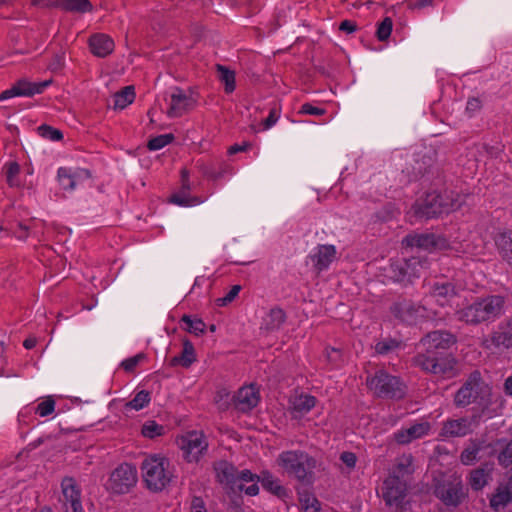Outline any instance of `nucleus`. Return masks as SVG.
<instances>
[{
	"instance_id": "f257e3e1",
	"label": "nucleus",
	"mask_w": 512,
	"mask_h": 512,
	"mask_svg": "<svg viewBox=\"0 0 512 512\" xmlns=\"http://www.w3.org/2000/svg\"><path fill=\"white\" fill-rule=\"evenodd\" d=\"M468 198V195H462L452 190L432 191L419 199L413 205L412 210L416 218L429 220L461 209Z\"/></svg>"
},
{
	"instance_id": "f03ea898",
	"label": "nucleus",
	"mask_w": 512,
	"mask_h": 512,
	"mask_svg": "<svg viewBox=\"0 0 512 512\" xmlns=\"http://www.w3.org/2000/svg\"><path fill=\"white\" fill-rule=\"evenodd\" d=\"M218 481L231 494L239 495L245 492L248 496H256L259 493L258 474L248 469L238 470L233 464L226 461L216 467Z\"/></svg>"
},
{
	"instance_id": "7ed1b4c3",
	"label": "nucleus",
	"mask_w": 512,
	"mask_h": 512,
	"mask_svg": "<svg viewBox=\"0 0 512 512\" xmlns=\"http://www.w3.org/2000/svg\"><path fill=\"white\" fill-rule=\"evenodd\" d=\"M505 298L501 295H489L478 298L473 303L456 312L458 320L469 325L494 321L504 310Z\"/></svg>"
},
{
	"instance_id": "20e7f679",
	"label": "nucleus",
	"mask_w": 512,
	"mask_h": 512,
	"mask_svg": "<svg viewBox=\"0 0 512 512\" xmlns=\"http://www.w3.org/2000/svg\"><path fill=\"white\" fill-rule=\"evenodd\" d=\"M276 462L278 466L290 477L302 483H311L315 460L302 450H288L281 452Z\"/></svg>"
},
{
	"instance_id": "39448f33",
	"label": "nucleus",
	"mask_w": 512,
	"mask_h": 512,
	"mask_svg": "<svg viewBox=\"0 0 512 512\" xmlns=\"http://www.w3.org/2000/svg\"><path fill=\"white\" fill-rule=\"evenodd\" d=\"M141 472L144 483L153 492L162 491L172 478L169 460L159 454L145 457L141 464Z\"/></svg>"
},
{
	"instance_id": "423d86ee",
	"label": "nucleus",
	"mask_w": 512,
	"mask_h": 512,
	"mask_svg": "<svg viewBox=\"0 0 512 512\" xmlns=\"http://www.w3.org/2000/svg\"><path fill=\"white\" fill-rule=\"evenodd\" d=\"M489 397L490 388L482 380L480 372L473 371L456 392L454 404L457 407H466L471 403L487 405Z\"/></svg>"
},
{
	"instance_id": "0eeeda50",
	"label": "nucleus",
	"mask_w": 512,
	"mask_h": 512,
	"mask_svg": "<svg viewBox=\"0 0 512 512\" xmlns=\"http://www.w3.org/2000/svg\"><path fill=\"white\" fill-rule=\"evenodd\" d=\"M429 267L428 260L420 256H411L409 259L393 260L386 269V277L403 286L411 284L420 277L421 270Z\"/></svg>"
},
{
	"instance_id": "6e6552de",
	"label": "nucleus",
	"mask_w": 512,
	"mask_h": 512,
	"mask_svg": "<svg viewBox=\"0 0 512 512\" xmlns=\"http://www.w3.org/2000/svg\"><path fill=\"white\" fill-rule=\"evenodd\" d=\"M391 315L399 322L416 325L435 318V313L410 299H399L389 308Z\"/></svg>"
},
{
	"instance_id": "1a4fd4ad",
	"label": "nucleus",
	"mask_w": 512,
	"mask_h": 512,
	"mask_svg": "<svg viewBox=\"0 0 512 512\" xmlns=\"http://www.w3.org/2000/svg\"><path fill=\"white\" fill-rule=\"evenodd\" d=\"M368 388L380 398L401 399L406 394V386L399 377L384 370H378L367 378Z\"/></svg>"
},
{
	"instance_id": "9d476101",
	"label": "nucleus",
	"mask_w": 512,
	"mask_h": 512,
	"mask_svg": "<svg viewBox=\"0 0 512 512\" xmlns=\"http://www.w3.org/2000/svg\"><path fill=\"white\" fill-rule=\"evenodd\" d=\"M415 361L421 369L434 375L444 378H450L455 375L456 361L448 353L418 354Z\"/></svg>"
},
{
	"instance_id": "9b49d317",
	"label": "nucleus",
	"mask_w": 512,
	"mask_h": 512,
	"mask_svg": "<svg viewBox=\"0 0 512 512\" xmlns=\"http://www.w3.org/2000/svg\"><path fill=\"white\" fill-rule=\"evenodd\" d=\"M136 482V469L132 465L124 463L111 473L108 488L116 494H124L127 493Z\"/></svg>"
},
{
	"instance_id": "f8f14e48",
	"label": "nucleus",
	"mask_w": 512,
	"mask_h": 512,
	"mask_svg": "<svg viewBox=\"0 0 512 512\" xmlns=\"http://www.w3.org/2000/svg\"><path fill=\"white\" fill-rule=\"evenodd\" d=\"M478 424L479 416L477 415L448 419L443 422L439 436L444 439L464 437L470 434Z\"/></svg>"
},
{
	"instance_id": "ddd939ff",
	"label": "nucleus",
	"mask_w": 512,
	"mask_h": 512,
	"mask_svg": "<svg viewBox=\"0 0 512 512\" xmlns=\"http://www.w3.org/2000/svg\"><path fill=\"white\" fill-rule=\"evenodd\" d=\"M59 502L64 512H84L81 501V490L75 479L66 477L61 482Z\"/></svg>"
},
{
	"instance_id": "4468645a",
	"label": "nucleus",
	"mask_w": 512,
	"mask_h": 512,
	"mask_svg": "<svg viewBox=\"0 0 512 512\" xmlns=\"http://www.w3.org/2000/svg\"><path fill=\"white\" fill-rule=\"evenodd\" d=\"M336 248L330 244H319L314 247L306 257V265H311L316 274L329 269L331 263L336 259Z\"/></svg>"
},
{
	"instance_id": "2eb2a0df",
	"label": "nucleus",
	"mask_w": 512,
	"mask_h": 512,
	"mask_svg": "<svg viewBox=\"0 0 512 512\" xmlns=\"http://www.w3.org/2000/svg\"><path fill=\"white\" fill-rule=\"evenodd\" d=\"M426 295L430 296L439 306H446L456 296L455 285L446 279L424 281Z\"/></svg>"
},
{
	"instance_id": "dca6fc26",
	"label": "nucleus",
	"mask_w": 512,
	"mask_h": 512,
	"mask_svg": "<svg viewBox=\"0 0 512 512\" xmlns=\"http://www.w3.org/2000/svg\"><path fill=\"white\" fill-rule=\"evenodd\" d=\"M403 243L406 247L417 248L427 252L442 250L448 246L447 240L444 237L433 233L407 235Z\"/></svg>"
},
{
	"instance_id": "f3484780",
	"label": "nucleus",
	"mask_w": 512,
	"mask_h": 512,
	"mask_svg": "<svg viewBox=\"0 0 512 512\" xmlns=\"http://www.w3.org/2000/svg\"><path fill=\"white\" fill-rule=\"evenodd\" d=\"M456 343V337L444 330H436L428 333L421 339V345L425 348L424 354H439L448 350Z\"/></svg>"
},
{
	"instance_id": "a211bd4d",
	"label": "nucleus",
	"mask_w": 512,
	"mask_h": 512,
	"mask_svg": "<svg viewBox=\"0 0 512 512\" xmlns=\"http://www.w3.org/2000/svg\"><path fill=\"white\" fill-rule=\"evenodd\" d=\"M486 342L498 350L512 349V314L498 323Z\"/></svg>"
},
{
	"instance_id": "6ab92c4d",
	"label": "nucleus",
	"mask_w": 512,
	"mask_h": 512,
	"mask_svg": "<svg viewBox=\"0 0 512 512\" xmlns=\"http://www.w3.org/2000/svg\"><path fill=\"white\" fill-rule=\"evenodd\" d=\"M434 494L448 507H458L466 497L464 487L460 481L438 484L435 487Z\"/></svg>"
},
{
	"instance_id": "aec40b11",
	"label": "nucleus",
	"mask_w": 512,
	"mask_h": 512,
	"mask_svg": "<svg viewBox=\"0 0 512 512\" xmlns=\"http://www.w3.org/2000/svg\"><path fill=\"white\" fill-rule=\"evenodd\" d=\"M60 186L66 191H73L83 182L91 178V172L85 168L60 167L57 172Z\"/></svg>"
},
{
	"instance_id": "412c9836",
	"label": "nucleus",
	"mask_w": 512,
	"mask_h": 512,
	"mask_svg": "<svg viewBox=\"0 0 512 512\" xmlns=\"http://www.w3.org/2000/svg\"><path fill=\"white\" fill-rule=\"evenodd\" d=\"M406 484L397 476H389L382 487V495L389 506H400L406 496Z\"/></svg>"
},
{
	"instance_id": "4be33fe9",
	"label": "nucleus",
	"mask_w": 512,
	"mask_h": 512,
	"mask_svg": "<svg viewBox=\"0 0 512 512\" xmlns=\"http://www.w3.org/2000/svg\"><path fill=\"white\" fill-rule=\"evenodd\" d=\"M50 84V80L30 82L26 79H22L15 83L10 89L3 91L0 96H34L44 93L45 89Z\"/></svg>"
},
{
	"instance_id": "5701e85b",
	"label": "nucleus",
	"mask_w": 512,
	"mask_h": 512,
	"mask_svg": "<svg viewBox=\"0 0 512 512\" xmlns=\"http://www.w3.org/2000/svg\"><path fill=\"white\" fill-rule=\"evenodd\" d=\"M259 400V391L254 385L240 388L234 396L235 407L241 412L252 410L257 406Z\"/></svg>"
},
{
	"instance_id": "b1692460",
	"label": "nucleus",
	"mask_w": 512,
	"mask_h": 512,
	"mask_svg": "<svg viewBox=\"0 0 512 512\" xmlns=\"http://www.w3.org/2000/svg\"><path fill=\"white\" fill-rule=\"evenodd\" d=\"M55 410V400L52 396L43 398L36 406L28 405L24 407L18 414L20 422H25V418L37 414L40 417H47Z\"/></svg>"
},
{
	"instance_id": "393cba45",
	"label": "nucleus",
	"mask_w": 512,
	"mask_h": 512,
	"mask_svg": "<svg viewBox=\"0 0 512 512\" xmlns=\"http://www.w3.org/2000/svg\"><path fill=\"white\" fill-rule=\"evenodd\" d=\"M430 430L428 422H421L411 425L408 428L401 429L395 434V439L399 444H408L413 440L424 437Z\"/></svg>"
},
{
	"instance_id": "a878e982",
	"label": "nucleus",
	"mask_w": 512,
	"mask_h": 512,
	"mask_svg": "<svg viewBox=\"0 0 512 512\" xmlns=\"http://www.w3.org/2000/svg\"><path fill=\"white\" fill-rule=\"evenodd\" d=\"M182 185L180 189L170 196V202L179 206L189 207L192 205V194L190 188L189 171L182 170Z\"/></svg>"
},
{
	"instance_id": "bb28decb",
	"label": "nucleus",
	"mask_w": 512,
	"mask_h": 512,
	"mask_svg": "<svg viewBox=\"0 0 512 512\" xmlns=\"http://www.w3.org/2000/svg\"><path fill=\"white\" fill-rule=\"evenodd\" d=\"M91 52L97 57H106L114 50V41L106 34H94L89 39Z\"/></svg>"
},
{
	"instance_id": "cd10ccee",
	"label": "nucleus",
	"mask_w": 512,
	"mask_h": 512,
	"mask_svg": "<svg viewBox=\"0 0 512 512\" xmlns=\"http://www.w3.org/2000/svg\"><path fill=\"white\" fill-rule=\"evenodd\" d=\"M262 487L278 497H284L287 494L286 488L280 484V480L269 471H262L258 474V483Z\"/></svg>"
},
{
	"instance_id": "c85d7f7f",
	"label": "nucleus",
	"mask_w": 512,
	"mask_h": 512,
	"mask_svg": "<svg viewBox=\"0 0 512 512\" xmlns=\"http://www.w3.org/2000/svg\"><path fill=\"white\" fill-rule=\"evenodd\" d=\"M285 312L278 307L272 308L269 313L263 318L261 329L266 331H276L285 322Z\"/></svg>"
},
{
	"instance_id": "c756f323",
	"label": "nucleus",
	"mask_w": 512,
	"mask_h": 512,
	"mask_svg": "<svg viewBox=\"0 0 512 512\" xmlns=\"http://www.w3.org/2000/svg\"><path fill=\"white\" fill-rule=\"evenodd\" d=\"M496 245L503 260L512 267V231L500 233L496 238Z\"/></svg>"
},
{
	"instance_id": "7c9ffc66",
	"label": "nucleus",
	"mask_w": 512,
	"mask_h": 512,
	"mask_svg": "<svg viewBox=\"0 0 512 512\" xmlns=\"http://www.w3.org/2000/svg\"><path fill=\"white\" fill-rule=\"evenodd\" d=\"M511 501V489L507 485L499 486L490 499V506L494 511L497 512L500 509L506 507Z\"/></svg>"
},
{
	"instance_id": "2f4dec72",
	"label": "nucleus",
	"mask_w": 512,
	"mask_h": 512,
	"mask_svg": "<svg viewBox=\"0 0 512 512\" xmlns=\"http://www.w3.org/2000/svg\"><path fill=\"white\" fill-rule=\"evenodd\" d=\"M316 404V398L308 394H300L290 400L294 412L303 415L308 413Z\"/></svg>"
},
{
	"instance_id": "473e14b6",
	"label": "nucleus",
	"mask_w": 512,
	"mask_h": 512,
	"mask_svg": "<svg viewBox=\"0 0 512 512\" xmlns=\"http://www.w3.org/2000/svg\"><path fill=\"white\" fill-rule=\"evenodd\" d=\"M175 444L178 449L181 451L182 458L190 463L192 461L191 451H192V432L185 431L178 434L175 438Z\"/></svg>"
},
{
	"instance_id": "72a5a7b5",
	"label": "nucleus",
	"mask_w": 512,
	"mask_h": 512,
	"mask_svg": "<svg viewBox=\"0 0 512 512\" xmlns=\"http://www.w3.org/2000/svg\"><path fill=\"white\" fill-rule=\"evenodd\" d=\"M298 498L303 512H319L320 502L310 491L303 489L298 491Z\"/></svg>"
},
{
	"instance_id": "f704fd0d",
	"label": "nucleus",
	"mask_w": 512,
	"mask_h": 512,
	"mask_svg": "<svg viewBox=\"0 0 512 512\" xmlns=\"http://www.w3.org/2000/svg\"><path fill=\"white\" fill-rule=\"evenodd\" d=\"M217 73L220 83L224 86L225 93H232L236 87L235 72L233 70H230L226 66L218 64Z\"/></svg>"
},
{
	"instance_id": "c9c22d12",
	"label": "nucleus",
	"mask_w": 512,
	"mask_h": 512,
	"mask_svg": "<svg viewBox=\"0 0 512 512\" xmlns=\"http://www.w3.org/2000/svg\"><path fill=\"white\" fill-rule=\"evenodd\" d=\"M192 365V344L189 340L185 339L183 343V351L180 355L174 356L170 360V366L172 367H184L189 368Z\"/></svg>"
},
{
	"instance_id": "e433bc0d",
	"label": "nucleus",
	"mask_w": 512,
	"mask_h": 512,
	"mask_svg": "<svg viewBox=\"0 0 512 512\" xmlns=\"http://www.w3.org/2000/svg\"><path fill=\"white\" fill-rule=\"evenodd\" d=\"M59 5L67 11L77 13H85L92 9L89 0H60Z\"/></svg>"
},
{
	"instance_id": "4c0bfd02",
	"label": "nucleus",
	"mask_w": 512,
	"mask_h": 512,
	"mask_svg": "<svg viewBox=\"0 0 512 512\" xmlns=\"http://www.w3.org/2000/svg\"><path fill=\"white\" fill-rule=\"evenodd\" d=\"M480 450L481 444L477 441H471L460 455L461 462L464 465L473 464L477 460Z\"/></svg>"
},
{
	"instance_id": "58836bf2",
	"label": "nucleus",
	"mask_w": 512,
	"mask_h": 512,
	"mask_svg": "<svg viewBox=\"0 0 512 512\" xmlns=\"http://www.w3.org/2000/svg\"><path fill=\"white\" fill-rule=\"evenodd\" d=\"M151 401L150 393L145 390H141L126 404V409H132L139 411L146 407Z\"/></svg>"
},
{
	"instance_id": "ea45409f",
	"label": "nucleus",
	"mask_w": 512,
	"mask_h": 512,
	"mask_svg": "<svg viewBox=\"0 0 512 512\" xmlns=\"http://www.w3.org/2000/svg\"><path fill=\"white\" fill-rule=\"evenodd\" d=\"M488 482V474L484 469L478 468L471 471L469 476V484L475 491L482 490Z\"/></svg>"
},
{
	"instance_id": "a19ab883",
	"label": "nucleus",
	"mask_w": 512,
	"mask_h": 512,
	"mask_svg": "<svg viewBox=\"0 0 512 512\" xmlns=\"http://www.w3.org/2000/svg\"><path fill=\"white\" fill-rule=\"evenodd\" d=\"M141 432L144 437L153 439L162 436L165 432V428L156 421L149 420L142 425Z\"/></svg>"
},
{
	"instance_id": "79ce46f5",
	"label": "nucleus",
	"mask_w": 512,
	"mask_h": 512,
	"mask_svg": "<svg viewBox=\"0 0 512 512\" xmlns=\"http://www.w3.org/2000/svg\"><path fill=\"white\" fill-rule=\"evenodd\" d=\"M194 449H198L197 455L194 454V461L198 462L202 456L207 453L208 450V440L207 437L203 434L202 431L196 432L194 431Z\"/></svg>"
},
{
	"instance_id": "37998d69",
	"label": "nucleus",
	"mask_w": 512,
	"mask_h": 512,
	"mask_svg": "<svg viewBox=\"0 0 512 512\" xmlns=\"http://www.w3.org/2000/svg\"><path fill=\"white\" fill-rule=\"evenodd\" d=\"M393 21L390 17H385L380 23L377 25L376 37L379 41H386L392 32Z\"/></svg>"
},
{
	"instance_id": "c03bdc74",
	"label": "nucleus",
	"mask_w": 512,
	"mask_h": 512,
	"mask_svg": "<svg viewBox=\"0 0 512 512\" xmlns=\"http://www.w3.org/2000/svg\"><path fill=\"white\" fill-rule=\"evenodd\" d=\"M173 139L174 137L172 134L158 135L149 140L147 147L151 151H157L170 144Z\"/></svg>"
},
{
	"instance_id": "a18cd8bd",
	"label": "nucleus",
	"mask_w": 512,
	"mask_h": 512,
	"mask_svg": "<svg viewBox=\"0 0 512 512\" xmlns=\"http://www.w3.org/2000/svg\"><path fill=\"white\" fill-rule=\"evenodd\" d=\"M20 166L16 162H11L7 166L6 181L10 187H19L21 182L19 180Z\"/></svg>"
},
{
	"instance_id": "49530a36",
	"label": "nucleus",
	"mask_w": 512,
	"mask_h": 512,
	"mask_svg": "<svg viewBox=\"0 0 512 512\" xmlns=\"http://www.w3.org/2000/svg\"><path fill=\"white\" fill-rule=\"evenodd\" d=\"M187 98H171V101L168 106L167 114L169 117H179L183 114L186 103L185 100Z\"/></svg>"
},
{
	"instance_id": "de8ad7c7",
	"label": "nucleus",
	"mask_w": 512,
	"mask_h": 512,
	"mask_svg": "<svg viewBox=\"0 0 512 512\" xmlns=\"http://www.w3.org/2000/svg\"><path fill=\"white\" fill-rule=\"evenodd\" d=\"M38 133L44 139L51 141H59L63 138V134L60 130L45 124L38 127Z\"/></svg>"
},
{
	"instance_id": "09e8293b",
	"label": "nucleus",
	"mask_w": 512,
	"mask_h": 512,
	"mask_svg": "<svg viewBox=\"0 0 512 512\" xmlns=\"http://www.w3.org/2000/svg\"><path fill=\"white\" fill-rule=\"evenodd\" d=\"M145 359V355L143 353L136 354L130 358H127L121 362V367L126 372H133L138 364Z\"/></svg>"
},
{
	"instance_id": "8fccbe9b",
	"label": "nucleus",
	"mask_w": 512,
	"mask_h": 512,
	"mask_svg": "<svg viewBox=\"0 0 512 512\" xmlns=\"http://www.w3.org/2000/svg\"><path fill=\"white\" fill-rule=\"evenodd\" d=\"M280 117V108L274 106L270 108L269 115L262 121L263 128L261 130H268L273 127Z\"/></svg>"
},
{
	"instance_id": "3c124183",
	"label": "nucleus",
	"mask_w": 512,
	"mask_h": 512,
	"mask_svg": "<svg viewBox=\"0 0 512 512\" xmlns=\"http://www.w3.org/2000/svg\"><path fill=\"white\" fill-rule=\"evenodd\" d=\"M241 290L240 285H234L231 287V289L221 298L217 299V305L218 306H226L237 297Z\"/></svg>"
},
{
	"instance_id": "603ef678",
	"label": "nucleus",
	"mask_w": 512,
	"mask_h": 512,
	"mask_svg": "<svg viewBox=\"0 0 512 512\" xmlns=\"http://www.w3.org/2000/svg\"><path fill=\"white\" fill-rule=\"evenodd\" d=\"M112 103L108 100L107 107L115 111H121L133 103V98H111Z\"/></svg>"
},
{
	"instance_id": "864d4df0",
	"label": "nucleus",
	"mask_w": 512,
	"mask_h": 512,
	"mask_svg": "<svg viewBox=\"0 0 512 512\" xmlns=\"http://www.w3.org/2000/svg\"><path fill=\"white\" fill-rule=\"evenodd\" d=\"M500 465L507 468L512 465V442H510L498 456Z\"/></svg>"
},
{
	"instance_id": "5fc2aeb1",
	"label": "nucleus",
	"mask_w": 512,
	"mask_h": 512,
	"mask_svg": "<svg viewBox=\"0 0 512 512\" xmlns=\"http://www.w3.org/2000/svg\"><path fill=\"white\" fill-rule=\"evenodd\" d=\"M398 346V342L396 340H383L376 344V351L379 354H386L389 351L393 350Z\"/></svg>"
},
{
	"instance_id": "6e6d98bb",
	"label": "nucleus",
	"mask_w": 512,
	"mask_h": 512,
	"mask_svg": "<svg viewBox=\"0 0 512 512\" xmlns=\"http://www.w3.org/2000/svg\"><path fill=\"white\" fill-rule=\"evenodd\" d=\"M481 106L480 98H469L466 104V113L469 117H472L475 112L480 110Z\"/></svg>"
},
{
	"instance_id": "4d7b16f0",
	"label": "nucleus",
	"mask_w": 512,
	"mask_h": 512,
	"mask_svg": "<svg viewBox=\"0 0 512 512\" xmlns=\"http://www.w3.org/2000/svg\"><path fill=\"white\" fill-rule=\"evenodd\" d=\"M302 114H310V115H323L325 113V110L323 108L314 106L310 103H305L302 105L300 111Z\"/></svg>"
},
{
	"instance_id": "13d9d810",
	"label": "nucleus",
	"mask_w": 512,
	"mask_h": 512,
	"mask_svg": "<svg viewBox=\"0 0 512 512\" xmlns=\"http://www.w3.org/2000/svg\"><path fill=\"white\" fill-rule=\"evenodd\" d=\"M340 459L350 469L355 467L357 461L356 455L352 452H343Z\"/></svg>"
},
{
	"instance_id": "bf43d9fd",
	"label": "nucleus",
	"mask_w": 512,
	"mask_h": 512,
	"mask_svg": "<svg viewBox=\"0 0 512 512\" xmlns=\"http://www.w3.org/2000/svg\"><path fill=\"white\" fill-rule=\"evenodd\" d=\"M339 30L350 34L357 30V25L354 21L344 20L340 23Z\"/></svg>"
},
{
	"instance_id": "052dcab7",
	"label": "nucleus",
	"mask_w": 512,
	"mask_h": 512,
	"mask_svg": "<svg viewBox=\"0 0 512 512\" xmlns=\"http://www.w3.org/2000/svg\"><path fill=\"white\" fill-rule=\"evenodd\" d=\"M112 96H135V86L127 85L117 90Z\"/></svg>"
},
{
	"instance_id": "680f3d73",
	"label": "nucleus",
	"mask_w": 512,
	"mask_h": 512,
	"mask_svg": "<svg viewBox=\"0 0 512 512\" xmlns=\"http://www.w3.org/2000/svg\"><path fill=\"white\" fill-rule=\"evenodd\" d=\"M250 146L251 145L248 142H244L243 144H234L230 146V148L228 149V153L230 155H234L238 152H244L247 151Z\"/></svg>"
},
{
	"instance_id": "e2e57ef3",
	"label": "nucleus",
	"mask_w": 512,
	"mask_h": 512,
	"mask_svg": "<svg viewBox=\"0 0 512 512\" xmlns=\"http://www.w3.org/2000/svg\"><path fill=\"white\" fill-rule=\"evenodd\" d=\"M434 1L435 0H417L414 3H411L410 7L412 9H423V8H426V7H429V6H433L434 5Z\"/></svg>"
},
{
	"instance_id": "0e129e2a",
	"label": "nucleus",
	"mask_w": 512,
	"mask_h": 512,
	"mask_svg": "<svg viewBox=\"0 0 512 512\" xmlns=\"http://www.w3.org/2000/svg\"><path fill=\"white\" fill-rule=\"evenodd\" d=\"M60 0H32V4L39 7L59 5Z\"/></svg>"
},
{
	"instance_id": "69168bd1",
	"label": "nucleus",
	"mask_w": 512,
	"mask_h": 512,
	"mask_svg": "<svg viewBox=\"0 0 512 512\" xmlns=\"http://www.w3.org/2000/svg\"><path fill=\"white\" fill-rule=\"evenodd\" d=\"M206 325L201 319H194V336H198L205 331Z\"/></svg>"
},
{
	"instance_id": "338daca9",
	"label": "nucleus",
	"mask_w": 512,
	"mask_h": 512,
	"mask_svg": "<svg viewBox=\"0 0 512 512\" xmlns=\"http://www.w3.org/2000/svg\"><path fill=\"white\" fill-rule=\"evenodd\" d=\"M182 328L186 330L187 332H192V316L190 315H183L182 319Z\"/></svg>"
},
{
	"instance_id": "774afa93",
	"label": "nucleus",
	"mask_w": 512,
	"mask_h": 512,
	"mask_svg": "<svg viewBox=\"0 0 512 512\" xmlns=\"http://www.w3.org/2000/svg\"><path fill=\"white\" fill-rule=\"evenodd\" d=\"M505 392L508 395H512V375L505 380Z\"/></svg>"
}]
</instances>
